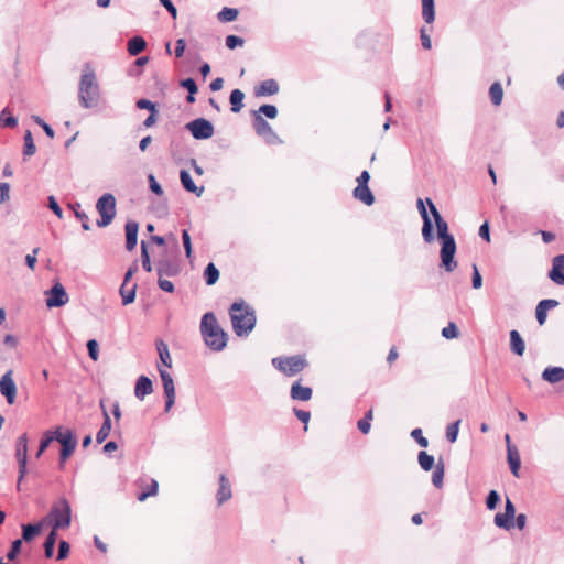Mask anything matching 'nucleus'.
<instances>
[{"instance_id": "f257e3e1", "label": "nucleus", "mask_w": 564, "mask_h": 564, "mask_svg": "<svg viewBox=\"0 0 564 564\" xmlns=\"http://www.w3.org/2000/svg\"><path fill=\"white\" fill-rule=\"evenodd\" d=\"M426 203L435 221L437 238L441 243V268H443L446 272H453L457 268V261L455 260V253L457 250L455 238L448 231V224L442 217L432 199L426 198Z\"/></svg>"}, {"instance_id": "f03ea898", "label": "nucleus", "mask_w": 564, "mask_h": 564, "mask_svg": "<svg viewBox=\"0 0 564 564\" xmlns=\"http://www.w3.org/2000/svg\"><path fill=\"white\" fill-rule=\"evenodd\" d=\"M200 333L206 346L214 351H221L227 346L228 335L220 327L213 312L205 313L200 321Z\"/></svg>"}, {"instance_id": "7ed1b4c3", "label": "nucleus", "mask_w": 564, "mask_h": 564, "mask_svg": "<svg viewBox=\"0 0 564 564\" xmlns=\"http://www.w3.org/2000/svg\"><path fill=\"white\" fill-rule=\"evenodd\" d=\"M229 315L237 336H247L254 328L257 321L254 311L243 300L231 304Z\"/></svg>"}, {"instance_id": "20e7f679", "label": "nucleus", "mask_w": 564, "mask_h": 564, "mask_svg": "<svg viewBox=\"0 0 564 564\" xmlns=\"http://www.w3.org/2000/svg\"><path fill=\"white\" fill-rule=\"evenodd\" d=\"M100 100V89L93 69L85 70L78 85V101L85 109L96 107Z\"/></svg>"}, {"instance_id": "39448f33", "label": "nucleus", "mask_w": 564, "mask_h": 564, "mask_svg": "<svg viewBox=\"0 0 564 564\" xmlns=\"http://www.w3.org/2000/svg\"><path fill=\"white\" fill-rule=\"evenodd\" d=\"M48 517L53 523V530L66 529L70 525L72 508L66 498H61L53 505Z\"/></svg>"}, {"instance_id": "423d86ee", "label": "nucleus", "mask_w": 564, "mask_h": 564, "mask_svg": "<svg viewBox=\"0 0 564 564\" xmlns=\"http://www.w3.org/2000/svg\"><path fill=\"white\" fill-rule=\"evenodd\" d=\"M96 209L100 215L97 220L98 227H107L116 217V198L112 194L106 193L98 198Z\"/></svg>"}, {"instance_id": "0eeeda50", "label": "nucleus", "mask_w": 564, "mask_h": 564, "mask_svg": "<svg viewBox=\"0 0 564 564\" xmlns=\"http://www.w3.org/2000/svg\"><path fill=\"white\" fill-rule=\"evenodd\" d=\"M55 441L62 445L59 453V468H64L66 460L72 456L77 446V440L70 430L62 431V427L55 430Z\"/></svg>"}, {"instance_id": "6e6552de", "label": "nucleus", "mask_w": 564, "mask_h": 564, "mask_svg": "<svg viewBox=\"0 0 564 564\" xmlns=\"http://www.w3.org/2000/svg\"><path fill=\"white\" fill-rule=\"evenodd\" d=\"M272 364L279 371L289 377L295 376L307 366L305 358L299 355L276 357L272 359Z\"/></svg>"}, {"instance_id": "1a4fd4ad", "label": "nucleus", "mask_w": 564, "mask_h": 564, "mask_svg": "<svg viewBox=\"0 0 564 564\" xmlns=\"http://www.w3.org/2000/svg\"><path fill=\"white\" fill-rule=\"evenodd\" d=\"M15 458L19 466V475H18V490H20V485L23 478L26 475V465H28V435L24 433L20 435L17 440L15 444Z\"/></svg>"}, {"instance_id": "9d476101", "label": "nucleus", "mask_w": 564, "mask_h": 564, "mask_svg": "<svg viewBox=\"0 0 564 564\" xmlns=\"http://www.w3.org/2000/svg\"><path fill=\"white\" fill-rule=\"evenodd\" d=\"M252 126L257 135L261 137L265 143L279 144L282 142L270 123L262 116H252Z\"/></svg>"}, {"instance_id": "9b49d317", "label": "nucleus", "mask_w": 564, "mask_h": 564, "mask_svg": "<svg viewBox=\"0 0 564 564\" xmlns=\"http://www.w3.org/2000/svg\"><path fill=\"white\" fill-rule=\"evenodd\" d=\"M185 128L191 132L194 139L196 140H206L213 137L214 134V126L213 123L205 118H197L189 121Z\"/></svg>"}, {"instance_id": "f8f14e48", "label": "nucleus", "mask_w": 564, "mask_h": 564, "mask_svg": "<svg viewBox=\"0 0 564 564\" xmlns=\"http://www.w3.org/2000/svg\"><path fill=\"white\" fill-rule=\"evenodd\" d=\"M155 268L158 276H175L180 273V264L177 261L171 259L166 250L155 260Z\"/></svg>"}, {"instance_id": "ddd939ff", "label": "nucleus", "mask_w": 564, "mask_h": 564, "mask_svg": "<svg viewBox=\"0 0 564 564\" xmlns=\"http://www.w3.org/2000/svg\"><path fill=\"white\" fill-rule=\"evenodd\" d=\"M45 294L46 306L50 308L61 307L69 300L65 288L59 282H56L48 291L45 292Z\"/></svg>"}, {"instance_id": "4468645a", "label": "nucleus", "mask_w": 564, "mask_h": 564, "mask_svg": "<svg viewBox=\"0 0 564 564\" xmlns=\"http://www.w3.org/2000/svg\"><path fill=\"white\" fill-rule=\"evenodd\" d=\"M416 207H417L419 213H420V215L422 217V220H423V226H422V237H423V240L426 243H431L435 239L434 226H433L431 217L427 214L426 207H425L424 202H423L422 198H419L416 200Z\"/></svg>"}, {"instance_id": "2eb2a0df", "label": "nucleus", "mask_w": 564, "mask_h": 564, "mask_svg": "<svg viewBox=\"0 0 564 564\" xmlns=\"http://www.w3.org/2000/svg\"><path fill=\"white\" fill-rule=\"evenodd\" d=\"M516 516V507L513 502L507 497L505 505V512L497 513L495 516L494 522L498 528L510 530L514 527L513 519Z\"/></svg>"}, {"instance_id": "dca6fc26", "label": "nucleus", "mask_w": 564, "mask_h": 564, "mask_svg": "<svg viewBox=\"0 0 564 564\" xmlns=\"http://www.w3.org/2000/svg\"><path fill=\"white\" fill-rule=\"evenodd\" d=\"M165 394V412H169L175 403V387L172 376L164 369L159 368Z\"/></svg>"}, {"instance_id": "f3484780", "label": "nucleus", "mask_w": 564, "mask_h": 564, "mask_svg": "<svg viewBox=\"0 0 564 564\" xmlns=\"http://www.w3.org/2000/svg\"><path fill=\"white\" fill-rule=\"evenodd\" d=\"M0 393L9 404H13L17 395V386L12 379V371L6 372L0 379Z\"/></svg>"}, {"instance_id": "a211bd4d", "label": "nucleus", "mask_w": 564, "mask_h": 564, "mask_svg": "<svg viewBox=\"0 0 564 564\" xmlns=\"http://www.w3.org/2000/svg\"><path fill=\"white\" fill-rule=\"evenodd\" d=\"M547 276L557 285H564V254H557L552 260V269Z\"/></svg>"}, {"instance_id": "6ab92c4d", "label": "nucleus", "mask_w": 564, "mask_h": 564, "mask_svg": "<svg viewBox=\"0 0 564 564\" xmlns=\"http://www.w3.org/2000/svg\"><path fill=\"white\" fill-rule=\"evenodd\" d=\"M126 230V248L132 251L138 243L139 224L134 220H128L124 226Z\"/></svg>"}, {"instance_id": "aec40b11", "label": "nucleus", "mask_w": 564, "mask_h": 564, "mask_svg": "<svg viewBox=\"0 0 564 564\" xmlns=\"http://www.w3.org/2000/svg\"><path fill=\"white\" fill-rule=\"evenodd\" d=\"M153 392V383L152 380L147 376H140L137 379L134 387V395L139 400H143L147 395Z\"/></svg>"}, {"instance_id": "412c9836", "label": "nucleus", "mask_w": 564, "mask_h": 564, "mask_svg": "<svg viewBox=\"0 0 564 564\" xmlns=\"http://www.w3.org/2000/svg\"><path fill=\"white\" fill-rule=\"evenodd\" d=\"M279 93V84L275 79H265L261 82L254 89L257 97L272 96Z\"/></svg>"}, {"instance_id": "4be33fe9", "label": "nucleus", "mask_w": 564, "mask_h": 564, "mask_svg": "<svg viewBox=\"0 0 564 564\" xmlns=\"http://www.w3.org/2000/svg\"><path fill=\"white\" fill-rule=\"evenodd\" d=\"M180 180H181L182 186L184 187L185 191L195 194L197 197H200L202 194L204 193V186L198 187L194 183L188 171L181 170Z\"/></svg>"}, {"instance_id": "5701e85b", "label": "nucleus", "mask_w": 564, "mask_h": 564, "mask_svg": "<svg viewBox=\"0 0 564 564\" xmlns=\"http://www.w3.org/2000/svg\"><path fill=\"white\" fill-rule=\"evenodd\" d=\"M507 460L510 466V470L514 477H519V470L521 467V458L518 448L514 445L508 446Z\"/></svg>"}, {"instance_id": "b1692460", "label": "nucleus", "mask_w": 564, "mask_h": 564, "mask_svg": "<svg viewBox=\"0 0 564 564\" xmlns=\"http://www.w3.org/2000/svg\"><path fill=\"white\" fill-rule=\"evenodd\" d=\"M231 496L230 481L224 474H221L219 476V489L216 495L218 505H223L225 501L229 500Z\"/></svg>"}, {"instance_id": "393cba45", "label": "nucleus", "mask_w": 564, "mask_h": 564, "mask_svg": "<svg viewBox=\"0 0 564 564\" xmlns=\"http://www.w3.org/2000/svg\"><path fill=\"white\" fill-rule=\"evenodd\" d=\"M312 389L310 387H303L300 381H295L290 391V395L293 400L308 401L312 398Z\"/></svg>"}, {"instance_id": "a878e982", "label": "nucleus", "mask_w": 564, "mask_h": 564, "mask_svg": "<svg viewBox=\"0 0 564 564\" xmlns=\"http://www.w3.org/2000/svg\"><path fill=\"white\" fill-rule=\"evenodd\" d=\"M352 195L367 206H371L375 203V196L368 185H357Z\"/></svg>"}, {"instance_id": "bb28decb", "label": "nucleus", "mask_w": 564, "mask_h": 564, "mask_svg": "<svg viewBox=\"0 0 564 564\" xmlns=\"http://www.w3.org/2000/svg\"><path fill=\"white\" fill-rule=\"evenodd\" d=\"M100 406L102 408L104 422H102L99 431L96 434V442L98 444L104 443L111 431V419H110L108 412L106 411V409L104 408L102 402L100 403Z\"/></svg>"}, {"instance_id": "cd10ccee", "label": "nucleus", "mask_w": 564, "mask_h": 564, "mask_svg": "<svg viewBox=\"0 0 564 564\" xmlns=\"http://www.w3.org/2000/svg\"><path fill=\"white\" fill-rule=\"evenodd\" d=\"M542 379L553 384L557 383L564 380V368L547 367L542 372Z\"/></svg>"}, {"instance_id": "c85d7f7f", "label": "nucleus", "mask_w": 564, "mask_h": 564, "mask_svg": "<svg viewBox=\"0 0 564 564\" xmlns=\"http://www.w3.org/2000/svg\"><path fill=\"white\" fill-rule=\"evenodd\" d=\"M510 348L513 354L522 356L525 350V344L518 330L510 332Z\"/></svg>"}, {"instance_id": "c756f323", "label": "nucleus", "mask_w": 564, "mask_h": 564, "mask_svg": "<svg viewBox=\"0 0 564 564\" xmlns=\"http://www.w3.org/2000/svg\"><path fill=\"white\" fill-rule=\"evenodd\" d=\"M42 531V523L22 524V541L31 542Z\"/></svg>"}, {"instance_id": "7c9ffc66", "label": "nucleus", "mask_w": 564, "mask_h": 564, "mask_svg": "<svg viewBox=\"0 0 564 564\" xmlns=\"http://www.w3.org/2000/svg\"><path fill=\"white\" fill-rule=\"evenodd\" d=\"M147 46V42L141 36H133L128 42V53L131 56H138L141 52L144 51Z\"/></svg>"}, {"instance_id": "2f4dec72", "label": "nucleus", "mask_w": 564, "mask_h": 564, "mask_svg": "<svg viewBox=\"0 0 564 564\" xmlns=\"http://www.w3.org/2000/svg\"><path fill=\"white\" fill-rule=\"evenodd\" d=\"M422 18L431 24L435 20V3L434 0H422Z\"/></svg>"}, {"instance_id": "473e14b6", "label": "nucleus", "mask_w": 564, "mask_h": 564, "mask_svg": "<svg viewBox=\"0 0 564 564\" xmlns=\"http://www.w3.org/2000/svg\"><path fill=\"white\" fill-rule=\"evenodd\" d=\"M156 349H158L161 362L165 367L171 368L172 367V358H171L167 345L163 340L160 339L156 341Z\"/></svg>"}, {"instance_id": "72a5a7b5", "label": "nucleus", "mask_w": 564, "mask_h": 564, "mask_svg": "<svg viewBox=\"0 0 564 564\" xmlns=\"http://www.w3.org/2000/svg\"><path fill=\"white\" fill-rule=\"evenodd\" d=\"M490 100L494 106H500L503 99V89L499 82L491 84L489 88Z\"/></svg>"}, {"instance_id": "f704fd0d", "label": "nucleus", "mask_w": 564, "mask_h": 564, "mask_svg": "<svg viewBox=\"0 0 564 564\" xmlns=\"http://www.w3.org/2000/svg\"><path fill=\"white\" fill-rule=\"evenodd\" d=\"M69 207L74 212L75 217L82 221V228L84 230H89L90 229L89 218H88L87 214L82 209L80 204L74 203V204H70Z\"/></svg>"}, {"instance_id": "c9c22d12", "label": "nucleus", "mask_w": 564, "mask_h": 564, "mask_svg": "<svg viewBox=\"0 0 564 564\" xmlns=\"http://www.w3.org/2000/svg\"><path fill=\"white\" fill-rule=\"evenodd\" d=\"M204 279L207 285H214L219 279V270L210 262L204 270Z\"/></svg>"}, {"instance_id": "e433bc0d", "label": "nucleus", "mask_w": 564, "mask_h": 564, "mask_svg": "<svg viewBox=\"0 0 564 564\" xmlns=\"http://www.w3.org/2000/svg\"><path fill=\"white\" fill-rule=\"evenodd\" d=\"M245 98V94L240 89H234L230 93L229 101L231 105L232 112H239L243 107L242 100Z\"/></svg>"}, {"instance_id": "4c0bfd02", "label": "nucleus", "mask_w": 564, "mask_h": 564, "mask_svg": "<svg viewBox=\"0 0 564 564\" xmlns=\"http://www.w3.org/2000/svg\"><path fill=\"white\" fill-rule=\"evenodd\" d=\"M57 540V531L53 530L47 534L44 541V554L47 558H51L54 554V547Z\"/></svg>"}, {"instance_id": "58836bf2", "label": "nucleus", "mask_w": 564, "mask_h": 564, "mask_svg": "<svg viewBox=\"0 0 564 564\" xmlns=\"http://www.w3.org/2000/svg\"><path fill=\"white\" fill-rule=\"evenodd\" d=\"M239 14L238 9L224 7L218 13L217 19L223 23L232 22Z\"/></svg>"}, {"instance_id": "ea45409f", "label": "nucleus", "mask_w": 564, "mask_h": 564, "mask_svg": "<svg viewBox=\"0 0 564 564\" xmlns=\"http://www.w3.org/2000/svg\"><path fill=\"white\" fill-rule=\"evenodd\" d=\"M445 466L443 460H438L434 467V471L432 474V482L436 488H441L443 486Z\"/></svg>"}, {"instance_id": "a19ab883", "label": "nucleus", "mask_w": 564, "mask_h": 564, "mask_svg": "<svg viewBox=\"0 0 564 564\" xmlns=\"http://www.w3.org/2000/svg\"><path fill=\"white\" fill-rule=\"evenodd\" d=\"M53 441H55V431H46L40 441L39 449L35 455L36 458L41 457Z\"/></svg>"}, {"instance_id": "79ce46f5", "label": "nucleus", "mask_w": 564, "mask_h": 564, "mask_svg": "<svg viewBox=\"0 0 564 564\" xmlns=\"http://www.w3.org/2000/svg\"><path fill=\"white\" fill-rule=\"evenodd\" d=\"M417 460H419L420 467L424 471H429V470H431L434 467V463H435L434 457L432 455L427 454L424 451H421L419 453Z\"/></svg>"}, {"instance_id": "37998d69", "label": "nucleus", "mask_w": 564, "mask_h": 564, "mask_svg": "<svg viewBox=\"0 0 564 564\" xmlns=\"http://www.w3.org/2000/svg\"><path fill=\"white\" fill-rule=\"evenodd\" d=\"M137 284H133L130 289L126 288L124 284L120 286V295L122 297V304L128 305L133 303L135 299Z\"/></svg>"}, {"instance_id": "c03bdc74", "label": "nucleus", "mask_w": 564, "mask_h": 564, "mask_svg": "<svg viewBox=\"0 0 564 564\" xmlns=\"http://www.w3.org/2000/svg\"><path fill=\"white\" fill-rule=\"evenodd\" d=\"M18 124V119L12 116L8 108H4L0 113V126L3 128H14Z\"/></svg>"}, {"instance_id": "a18cd8bd", "label": "nucleus", "mask_w": 564, "mask_h": 564, "mask_svg": "<svg viewBox=\"0 0 564 564\" xmlns=\"http://www.w3.org/2000/svg\"><path fill=\"white\" fill-rule=\"evenodd\" d=\"M265 116L269 119H274L278 116V108L274 105H262L258 110L252 111V116Z\"/></svg>"}, {"instance_id": "49530a36", "label": "nucleus", "mask_w": 564, "mask_h": 564, "mask_svg": "<svg viewBox=\"0 0 564 564\" xmlns=\"http://www.w3.org/2000/svg\"><path fill=\"white\" fill-rule=\"evenodd\" d=\"M36 148L33 141V137L30 130H26L24 133V147H23V155L31 156L35 153Z\"/></svg>"}, {"instance_id": "de8ad7c7", "label": "nucleus", "mask_w": 564, "mask_h": 564, "mask_svg": "<svg viewBox=\"0 0 564 564\" xmlns=\"http://www.w3.org/2000/svg\"><path fill=\"white\" fill-rule=\"evenodd\" d=\"M141 261L142 268L145 272H151L153 267L151 263L150 254L144 241H141Z\"/></svg>"}, {"instance_id": "09e8293b", "label": "nucleus", "mask_w": 564, "mask_h": 564, "mask_svg": "<svg viewBox=\"0 0 564 564\" xmlns=\"http://www.w3.org/2000/svg\"><path fill=\"white\" fill-rule=\"evenodd\" d=\"M460 420L451 423L446 427V438L449 443H455L458 436Z\"/></svg>"}, {"instance_id": "8fccbe9b", "label": "nucleus", "mask_w": 564, "mask_h": 564, "mask_svg": "<svg viewBox=\"0 0 564 564\" xmlns=\"http://www.w3.org/2000/svg\"><path fill=\"white\" fill-rule=\"evenodd\" d=\"M500 501L498 491L490 490L486 498V506L489 510H495Z\"/></svg>"}, {"instance_id": "3c124183", "label": "nucleus", "mask_w": 564, "mask_h": 564, "mask_svg": "<svg viewBox=\"0 0 564 564\" xmlns=\"http://www.w3.org/2000/svg\"><path fill=\"white\" fill-rule=\"evenodd\" d=\"M88 355L94 360L97 361L99 358V346L96 339H89L86 344Z\"/></svg>"}, {"instance_id": "603ef678", "label": "nucleus", "mask_w": 564, "mask_h": 564, "mask_svg": "<svg viewBox=\"0 0 564 564\" xmlns=\"http://www.w3.org/2000/svg\"><path fill=\"white\" fill-rule=\"evenodd\" d=\"M21 546H22L21 539H17L11 543L10 550L7 553V557L9 561H13L18 556V554L21 552Z\"/></svg>"}, {"instance_id": "864d4df0", "label": "nucleus", "mask_w": 564, "mask_h": 564, "mask_svg": "<svg viewBox=\"0 0 564 564\" xmlns=\"http://www.w3.org/2000/svg\"><path fill=\"white\" fill-rule=\"evenodd\" d=\"M226 46L229 50H235L243 45L245 40L237 35H228L225 40Z\"/></svg>"}, {"instance_id": "5fc2aeb1", "label": "nucleus", "mask_w": 564, "mask_h": 564, "mask_svg": "<svg viewBox=\"0 0 564 564\" xmlns=\"http://www.w3.org/2000/svg\"><path fill=\"white\" fill-rule=\"evenodd\" d=\"M459 332L455 323H448L446 327L442 329V336L452 339L458 336Z\"/></svg>"}, {"instance_id": "6e6d98bb", "label": "nucleus", "mask_w": 564, "mask_h": 564, "mask_svg": "<svg viewBox=\"0 0 564 564\" xmlns=\"http://www.w3.org/2000/svg\"><path fill=\"white\" fill-rule=\"evenodd\" d=\"M33 120L36 124H39L44 130L45 134L48 138H54L55 132H54L53 128L48 123H46L41 117L33 116Z\"/></svg>"}, {"instance_id": "4d7b16f0", "label": "nucleus", "mask_w": 564, "mask_h": 564, "mask_svg": "<svg viewBox=\"0 0 564 564\" xmlns=\"http://www.w3.org/2000/svg\"><path fill=\"white\" fill-rule=\"evenodd\" d=\"M182 240H183V246L185 249L186 258L191 259L193 250H192V242H191V236L188 234V230L184 229L182 231Z\"/></svg>"}, {"instance_id": "13d9d810", "label": "nucleus", "mask_w": 564, "mask_h": 564, "mask_svg": "<svg viewBox=\"0 0 564 564\" xmlns=\"http://www.w3.org/2000/svg\"><path fill=\"white\" fill-rule=\"evenodd\" d=\"M182 240H183V246L185 249L186 258L191 259L193 250H192V242H191V236L188 234V230L184 229L182 231Z\"/></svg>"}, {"instance_id": "bf43d9fd", "label": "nucleus", "mask_w": 564, "mask_h": 564, "mask_svg": "<svg viewBox=\"0 0 564 564\" xmlns=\"http://www.w3.org/2000/svg\"><path fill=\"white\" fill-rule=\"evenodd\" d=\"M411 437L415 440V442L421 446V447H427L429 445V441L426 437L423 436V433H422V430L416 427L414 430H412L411 432Z\"/></svg>"}, {"instance_id": "052dcab7", "label": "nucleus", "mask_w": 564, "mask_h": 564, "mask_svg": "<svg viewBox=\"0 0 564 564\" xmlns=\"http://www.w3.org/2000/svg\"><path fill=\"white\" fill-rule=\"evenodd\" d=\"M47 207L59 218H63V209L58 205L56 198L54 196H48L47 198Z\"/></svg>"}, {"instance_id": "680f3d73", "label": "nucleus", "mask_w": 564, "mask_h": 564, "mask_svg": "<svg viewBox=\"0 0 564 564\" xmlns=\"http://www.w3.org/2000/svg\"><path fill=\"white\" fill-rule=\"evenodd\" d=\"M69 550H70V546H69L68 542H66L65 540L59 541L57 560L58 561L65 560L69 554Z\"/></svg>"}, {"instance_id": "e2e57ef3", "label": "nucleus", "mask_w": 564, "mask_h": 564, "mask_svg": "<svg viewBox=\"0 0 564 564\" xmlns=\"http://www.w3.org/2000/svg\"><path fill=\"white\" fill-rule=\"evenodd\" d=\"M473 288L478 290L482 286V278L479 273V270L476 264H473V278H471Z\"/></svg>"}, {"instance_id": "0e129e2a", "label": "nucleus", "mask_w": 564, "mask_h": 564, "mask_svg": "<svg viewBox=\"0 0 564 564\" xmlns=\"http://www.w3.org/2000/svg\"><path fill=\"white\" fill-rule=\"evenodd\" d=\"M158 487H159L158 482L155 480H152L150 489L148 491H143V492L139 494L138 500L144 501L148 497L155 496L158 492Z\"/></svg>"}, {"instance_id": "69168bd1", "label": "nucleus", "mask_w": 564, "mask_h": 564, "mask_svg": "<svg viewBox=\"0 0 564 564\" xmlns=\"http://www.w3.org/2000/svg\"><path fill=\"white\" fill-rule=\"evenodd\" d=\"M180 85L183 88H185L189 94H196L198 90L196 82L191 77L181 80Z\"/></svg>"}, {"instance_id": "338daca9", "label": "nucleus", "mask_w": 564, "mask_h": 564, "mask_svg": "<svg viewBox=\"0 0 564 564\" xmlns=\"http://www.w3.org/2000/svg\"><path fill=\"white\" fill-rule=\"evenodd\" d=\"M148 181H149V186H150V189L161 196L163 195V189H162V186L158 183V181L155 180L154 175L153 174H150L148 176Z\"/></svg>"}, {"instance_id": "774afa93", "label": "nucleus", "mask_w": 564, "mask_h": 564, "mask_svg": "<svg viewBox=\"0 0 564 564\" xmlns=\"http://www.w3.org/2000/svg\"><path fill=\"white\" fill-rule=\"evenodd\" d=\"M158 285L164 292H167V293L174 292V284L170 280L163 279V276H159Z\"/></svg>"}]
</instances>
